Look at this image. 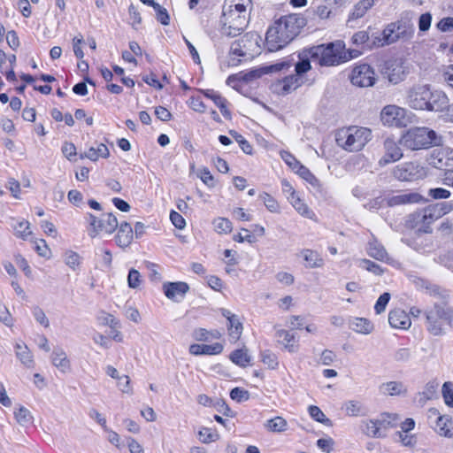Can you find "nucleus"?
Segmentation results:
<instances>
[{"instance_id":"nucleus-1","label":"nucleus","mask_w":453,"mask_h":453,"mask_svg":"<svg viewBox=\"0 0 453 453\" xmlns=\"http://www.w3.org/2000/svg\"><path fill=\"white\" fill-rule=\"evenodd\" d=\"M306 20L300 14L281 17L266 32L265 44L269 51H277L296 37Z\"/></svg>"},{"instance_id":"nucleus-2","label":"nucleus","mask_w":453,"mask_h":453,"mask_svg":"<svg viewBox=\"0 0 453 453\" xmlns=\"http://www.w3.org/2000/svg\"><path fill=\"white\" fill-rule=\"evenodd\" d=\"M313 60H317L320 65L333 66L357 58L360 51L357 50L345 49L343 41L338 40L327 44H320L312 47L309 50Z\"/></svg>"},{"instance_id":"nucleus-3","label":"nucleus","mask_w":453,"mask_h":453,"mask_svg":"<svg viewBox=\"0 0 453 453\" xmlns=\"http://www.w3.org/2000/svg\"><path fill=\"white\" fill-rule=\"evenodd\" d=\"M249 24V13L244 4H225L220 19V33L227 37H235L245 30Z\"/></svg>"},{"instance_id":"nucleus-4","label":"nucleus","mask_w":453,"mask_h":453,"mask_svg":"<svg viewBox=\"0 0 453 453\" xmlns=\"http://www.w3.org/2000/svg\"><path fill=\"white\" fill-rule=\"evenodd\" d=\"M399 143L407 150H419L442 143L441 136L426 127H416L408 129L401 137Z\"/></svg>"},{"instance_id":"nucleus-5","label":"nucleus","mask_w":453,"mask_h":453,"mask_svg":"<svg viewBox=\"0 0 453 453\" xmlns=\"http://www.w3.org/2000/svg\"><path fill=\"white\" fill-rule=\"evenodd\" d=\"M371 137L372 132L369 128L351 126L339 129L335 134V141L344 150L354 152L361 150Z\"/></svg>"},{"instance_id":"nucleus-6","label":"nucleus","mask_w":453,"mask_h":453,"mask_svg":"<svg viewBox=\"0 0 453 453\" xmlns=\"http://www.w3.org/2000/svg\"><path fill=\"white\" fill-rule=\"evenodd\" d=\"M426 328L434 336L445 334L447 326H451L453 310L444 305L435 304L426 312Z\"/></svg>"},{"instance_id":"nucleus-7","label":"nucleus","mask_w":453,"mask_h":453,"mask_svg":"<svg viewBox=\"0 0 453 453\" xmlns=\"http://www.w3.org/2000/svg\"><path fill=\"white\" fill-rule=\"evenodd\" d=\"M413 34L411 27H407L401 22L388 24L382 32L372 34V46L383 47L397 42L401 38H411Z\"/></svg>"},{"instance_id":"nucleus-8","label":"nucleus","mask_w":453,"mask_h":453,"mask_svg":"<svg viewBox=\"0 0 453 453\" xmlns=\"http://www.w3.org/2000/svg\"><path fill=\"white\" fill-rule=\"evenodd\" d=\"M89 222V235L96 237L99 234L111 235L119 226V221L112 213H103L99 219L91 213L88 214Z\"/></svg>"},{"instance_id":"nucleus-9","label":"nucleus","mask_w":453,"mask_h":453,"mask_svg":"<svg viewBox=\"0 0 453 453\" xmlns=\"http://www.w3.org/2000/svg\"><path fill=\"white\" fill-rule=\"evenodd\" d=\"M411 112L405 108L388 104L381 110L380 120L385 126L402 127L411 123Z\"/></svg>"},{"instance_id":"nucleus-10","label":"nucleus","mask_w":453,"mask_h":453,"mask_svg":"<svg viewBox=\"0 0 453 453\" xmlns=\"http://www.w3.org/2000/svg\"><path fill=\"white\" fill-rule=\"evenodd\" d=\"M430 91L429 85L415 84L406 90L405 104L413 110L426 111L429 102Z\"/></svg>"},{"instance_id":"nucleus-11","label":"nucleus","mask_w":453,"mask_h":453,"mask_svg":"<svg viewBox=\"0 0 453 453\" xmlns=\"http://www.w3.org/2000/svg\"><path fill=\"white\" fill-rule=\"evenodd\" d=\"M392 173L398 180L415 181L424 179L427 174V171L420 163L412 161L396 165Z\"/></svg>"},{"instance_id":"nucleus-12","label":"nucleus","mask_w":453,"mask_h":453,"mask_svg":"<svg viewBox=\"0 0 453 453\" xmlns=\"http://www.w3.org/2000/svg\"><path fill=\"white\" fill-rule=\"evenodd\" d=\"M409 73L405 60L401 58L389 59L385 63L384 73L393 84L403 81Z\"/></svg>"},{"instance_id":"nucleus-13","label":"nucleus","mask_w":453,"mask_h":453,"mask_svg":"<svg viewBox=\"0 0 453 453\" xmlns=\"http://www.w3.org/2000/svg\"><path fill=\"white\" fill-rule=\"evenodd\" d=\"M351 83L355 86L365 88L375 83V73L367 64H362L354 67L350 76Z\"/></svg>"},{"instance_id":"nucleus-14","label":"nucleus","mask_w":453,"mask_h":453,"mask_svg":"<svg viewBox=\"0 0 453 453\" xmlns=\"http://www.w3.org/2000/svg\"><path fill=\"white\" fill-rule=\"evenodd\" d=\"M450 211V207L444 203H437L435 205H430L416 213L415 219L418 222H421L424 225L429 226L434 220L441 218Z\"/></svg>"},{"instance_id":"nucleus-15","label":"nucleus","mask_w":453,"mask_h":453,"mask_svg":"<svg viewBox=\"0 0 453 453\" xmlns=\"http://www.w3.org/2000/svg\"><path fill=\"white\" fill-rule=\"evenodd\" d=\"M385 153L379 160L380 166H385L388 164L400 160L403 154L398 143L391 138H387L384 142Z\"/></svg>"},{"instance_id":"nucleus-16","label":"nucleus","mask_w":453,"mask_h":453,"mask_svg":"<svg viewBox=\"0 0 453 453\" xmlns=\"http://www.w3.org/2000/svg\"><path fill=\"white\" fill-rule=\"evenodd\" d=\"M452 150L449 149L439 148L434 150L429 157V164L437 169H443L453 166Z\"/></svg>"},{"instance_id":"nucleus-17","label":"nucleus","mask_w":453,"mask_h":453,"mask_svg":"<svg viewBox=\"0 0 453 453\" xmlns=\"http://www.w3.org/2000/svg\"><path fill=\"white\" fill-rule=\"evenodd\" d=\"M390 207L418 203L422 201V196L417 192H398L385 199Z\"/></svg>"},{"instance_id":"nucleus-18","label":"nucleus","mask_w":453,"mask_h":453,"mask_svg":"<svg viewBox=\"0 0 453 453\" xmlns=\"http://www.w3.org/2000/svg\"><path fill=\"white\" fill-rule=\"evenodd\" d=\"M449 100L448 98V96L443 91H430L429 102L427 104V108L426 111L436 112L444 111L445 115L447 113V108L450 105L449 104Z\"/></svg>"},{"instance_id":"nucleus-19","label":"nucleus","mask_w":453,"mask_h":453,"mask_svg":"<svg viewBox=\"0 0 453 453\" xmlns=\"http://www.w3.org/2000/svg\"><path fill=\"white\" fill-rule=\"evenodd\" d=\"M303 84V78L298 74L286 76L273 84L274 91L280 95H287L296 90Z\"/></svg>"},{"instance_id":"nucleus-20","label":"nucleus","mask_w":453,"mask_h":453,"mask_svg":"<svg viewBox=\"0 0 453 453\" xmlns=\"http://www.w3.org/2000/svg\"><path fill=\"white\" fill-rule=\"evenodd\" d=\"M163 290L168 299L176 302L185 296L189 290V286L183 281L165 282L163 285Z\"/></svg>"},{"instance_id":"nucleus-21","label":"nucleus","mask_w":453,"mask_h":453,"mask_svg":"<svg viewBox=\"0 0 453 453\" xmlns=\"http://www.w3.org/2000/svg\"><path fill=\"white\" fill-rule=\"evenodd\" d=\"M221 313L222 316L227 319V328L230 340L236 342L242 334V323L236 315L233 314L228 310L223 309Z\"/></svg>"},{"instance_id":"nucleus-22","label":"nucleus","mask_w":453,"mask_h":453,"mask_svg":"<svg viewBox=\"0 0 453 453\" xmlns=\"http://www.w3.org/2000/svg\"><path fill=\"white\" fill-rule=\"evenodd\" d=\"M380 392L385 395L405 396L408 393L407 386L397 380L388 381L380 386Z\"/></svg>"},{"instance_id":"nucleus-23","label":"nucleus","mask_w":453,"mask_h":453,"mask_svg":"<svg viewBox=\"0 0 453 453\" xmlns=\"http://www.w3.org/2000/svg\"><path fill=\"white\" fill-rule=\"evenodd\" d=\"M119 230L115 236L116 243L120 248L128 247L134 237V231L131 225L126 221L119 224Z\"/></svg>"},{"instance_id":"nucleus-24","label":"nucleus","mask_w":453,"mask_h":453,"mask_svg":"<svg viewBox=\"0 0 453 453\" xmlns=\"http://www.w3.org/2000/svg\"><path fill=\"white\" fill-rule=\"evenodd\" d=\"M388 323L392 327L398 329H407L411 324L409 315L400 309L394 310L389 312Z\"/></svg>"},{"instance_id":"nucleus-25","label":"nucleus","mask_w":453,"mask_h":453,"mask_svg":"<svg viewBox=\"0 0 453 453\" xmlns=\"http://www.w3.org/2000/svg\"><path fill=\"white\" fill-rule=\"evenodd\" d=\"M378 426L381 434H383V438L387 436V432L388 429L395 427L398 426L400 418L397 414L395 413H382L376 418Z\"/></svg>"},{"instance_id":"nucleus-26","label":"nucleus","mask_w":453,"mask_h":453,"mask_svg":"<svg viewBox=\"0 0 453 453\" xmlns=\"http://www.w3.org/2000/svg\"><path fill=\"white\" fill-rule=\"evenodd\" d=\"M14 349L16 357L21 362V364H23L27 368L34 367L35 361L33 354L24 342H17L15 343Z\"/></svg>"},{"instance_id":"nucleus-27","label":"nucleus","mask_w":453,"mask_h":453,"mask_svg":"<svg viewBox=\"0 0 453 453\" xmlns=\"http://www.w3.org/2000/svg\"><path fill=\"white\" fill-rule=\"evenodd\" d=\"M14 234L22 240H28L29 236L32 235L30 230V223L27 220L17 219H11L9 222Z\"/></svg>"},{"instance_id":"nucleus-28","label":"nucleus","mask_w":453,"mask_h":453,"mask_svg":"<svg viewBox=\"0 0 453 453\" xmlns=\"http://www.w3.org/2000/svg\"><path fill=\"white\" fill-rule=\"evenodd\" d=\"M300 255L305 261L307 268H319L324 265V260L316 250L310 249H303L301 250Z\"/></svg>"},{"instance_id":"nucleus-29","label":"nucleus","mask_w":453,"mask_h":453,"mask_svg":"<svg viewBox=\"0 0 453 453\" xmlns=\"http://www.w3.org/2000/svg\"><path fill=\"white\" fill-rule=\"evenodd\" d=\"M52 364L62 372L70 371V361L66 353L61 348L54 349L51 356Z\"/></svg>"},{"instance_id":"nucleus-30","label":"nucleus","mask_w":453,"mask_h":453,"mask_svg":"<svg viewBox=\"0 0 453 453\" xmlns=\"http://www.w3.org/2000/svg\"><path fill=\"white\" fill-rule=\"evenodd\" d=\"M349 328L358 334H369L373 330V324L365 318H353L349 320Z\"/></svg>"},{"instance_id":"nucleus-31","label":"nucleus","mask_w":453,"mask_h":453,"mask_svg":"<svg viewBox=\"0 0 453 453\" xmlns=\"http://www.w3.org/2000/svg\"><path fill=\"white\" fill-rule=\"evenodd\" d=\"M13 416L16 422L21 426H27L33 423V415L30 411L21 404H16Z\"/></svg>"},{"instance_id":"nucleus-32","label":"nucleus","mask_w":453,"mask_h":453,"mask_svg":"<svg viewBox=\"0 0 453 453\" xmlns=\"http://www.w3.org/2000/svg\"><path fill=\"white\" fill-rule=\"evenodd\" d=\"M276 335L278 338L283 339L280 342L283 344L284 349L289 353H296L298 351L299 345L296 341L294 334H290L287 330L281 329L277 331Z\"/></svg>"},{"instance_id":"nucleus-33","label":"nucleus","mask_w":453,"mask_h":453,"mask_svg":"<svg viewBox=\"0 0 453 453\" xmlns=\"http://www.w3.org/2000/svg\"><path fill=\"white\" fill-rule=\"evenodd\" d=\"M436 429L441 436L453 438V421L451 418L441 416L436 422Z\"/></svg>"},{"instance_id":"nucleus-34","label":"nucleus","mask_w":453,"mask_h":453,"mask_svg":"<svg viewBox=\"0 0 453 453\" xmlns=\"http://www.w3.org/2000/svg\"><path fill=\"white\" fill-rule=\"evenodd\" d=\"M287 199L300 215L308 219H312L314 212L309 209L308 205L299 197L298 195L296 196H287Z\"/></svg>"},{"instance_id":"nucleus-35","label":"nucleus","mask_w":453,"mask_h":453,"mask_svg":"<svg viewBox=\"0 0 453 453\" xmlns=\"http://www.w3.org/2000/svg\"><path fill=\"white\" fill-rule=\"evenodd\" d=\"M109 150L104 143H100L96 148L90 147L84 154H81V157H86L92 161H96L99 157H108Z\"/></svg>"},{"instance_id":"nucleus-36","label":"nucleus","mask_w":453,"mask_h":453,"mask_svg":"<svg viewBox=\"0 0 453 453\" xmlns=\"http://www.w3.org/2000/svg\"><path fill=\"white\" fill-rule=\"evenodd\" d=\"M265 428L272 433H281L285 432L288 428V422L287 420L280 417L277 416L273 418L268 419L264 424Z\"/></svg>"},{"instance_id":"nucleus-37","label":"nucleus","mask_w":453,"mask_h":453,"mask_svg":"<svg viewBox=\"0 0 453 453\" xmlns=\"http://www.w3.org/2000/svg\"><path fill=\"white\" fill-rule=\"evenodd\" d=\"M105 372H106V374L108 376L111 377L112 379H116L118 380H125V385H124L123 388H121V383H118V386H119V389L123 393H127V394L132 393V388H131V386H130V379H129V377L127 375L119 376L118 370L115 367L111 366V365H108L106 367Z\"/></svg>"},{"instance_id":"nucleus-38","label":"nucleus","mask_w":453,"mask_h":453,"mask_svg":"<svg viewBox=\"0 0 453 453\" xmlns=\"http://www.w3.org/2000/svg\"><path fill=\"white\" fill-rule=\"evenodd\" d=\"M230 360L240 367H246L250 363L251 357L248 349L243 348L233 351L230 355Z\"/></svg>"},{"instance_id":"nucleus-39","label":"nucleus","mask_w":453,"mask_h":453,"mask_svg":"<svg viewBox=\"0 0 453 453\" xmlns=\"http://www.w3.org/2000/svg\"><path fill=\"white\" fill-rule=\"evenodd\" d=\"M367 253L370 257L384 261L388 258V253L385 248L377 241L370 242L367 248Z\"/></svg>"},{"instance_id":"nucleus-40","label":"nucleus","mask_w":453,"mask_h":453,"mask_svg":"<svg viewBox=\"0 0 453 453\" xmlns=\"http://www.w3.org/2000/svg\"><path fill=\"white\" fill-rule=\"evenodd\" d=\"M374 4V0H361L359 1L353 9V12L349 15V19H357L364 17L367 11L371 9Z\"/></svg>"},{"instance_id":"nucleus-41","label":"nucleus","mask_w":453,"mask_h":453,"mask_svg":"<svg viewBox=\"0 0 453 453\" xmlns=\"http://www.w3.org/2000/svg\"><path fill=\"white\" fill-rule=\"evenodd\" d=\"M257 39V35L253 33H248L240 39L242 45L245 50L246 56L250 55L251 52H253L255 49L258 46Z\"/></svg>"},{"instance_id":"nucleus-42","label":"nucleus","mask_w":453,"mask_h":453,"mask_svg":"<svg viewBox=\"0 0 453 453\" xmlns=\"http://www.w3.org/2000/svg\"><path fill=\"white\" fill-rule=\"evenodd\" d=\"M343 409L348 416L357 417L362 414L363 406L358 401L349 400L344 403Z\"/></svg>"},{"instance_id":"nucleus-43","label":"nucleus","mask_w":453,"mask_h":453,"mask_svg":"<svg viewBox=\"0 0 453 453\" xmlns=\"http://www.w3.org/2000/svg\"><path fill=\"white\" fill-rule=\"evenodd\" d=\"M64 261L67 266L75 271L81 265V257L73 250H67L64 255Z\"/></svg>"},{"instance_id":"nucleus-44","label":"nucleus","mask_w":453,"mask_h":453,"mask_svg":"<svg viewBox=\"0 0 453 453\" xmlns=\"http://www.w3.org/2000/svg\"><path fill=\"white\" fill-rule=\"evenodd\" d=\"M259 197L269 211L273 213L280 212V204L271 195L264 192L259 195Z\"/></svg>"},{"instance_id":"nucleus-45","label":"nucleus","mask_w":453,"mask_h":453,"mask_svg":"<svg viewBox=\"0 0 453 453\" xmlns=\"http://www.w3.org/2000/svg\"><path fill=\"white\" fill-rule=\"evenodd\" d=\"M364 431L368 436L373 438H383V434H381L380 431L376 418L366 421Z\"/></svg>"},{"instance_id":"nucleus-46","label":"nucleus","mask_w":453,"mask_h":453,"mask_svg":"<svg viewBox=\"0 0 453 453\" xmlns=\"http://www.w3.org/2000/svg\"><path fill=\"white\" fill-rule=\"evenodd\" d=\"M261 360L270 369L277 368L279 362L277 356L271 350H264L261 352Z\"/></svg>"},{"instance_id":"nucleus-47","label":"nucleus","mask_w":453,"mask_h":453,"mask_svg":"<svg viewBox=\"0 0 453 453\" xmlns=\"http://www.w3.org/2000/svg\"><path fill=\"white\" fill-rule=\"evenodd\" d=\"M309 414L314 420H316L321 424H324V425L331 424L330 419L326 418V415L323 413V411L318 406L311 405L309 407Z\"/></svg>"},{"instance_id":"nucleus-48","label":"nucleus","mask_w":453,"mask_h":453,"mask_svg":"<svg viewBox=\"0 0 453 453\" xmlns=\"http://www.w3.org/2000/svg\"><path fill=\"white\" fill-rule=\"evenodd\" d=\"M153 9L156 12L157 19L164 26L169 25L170 17L167 10L157 3L153 4Z\"/></svg>"},{"instance_id":"nucleus-49","label":"nucleus","mask_w":453,"mask_h":453,"mask_svg":"<svg viewBox=\"0 0 453 453\" xmlns=\"http://www.w3.org/2000/svg\"><path fill=\"white\" fill-rule=\"evenodd\" d=\"M198 436H199V440L203 443H210V442L217 441L219 438V434L208 427H203L198 432Z\"/></svg>"},{"instance_id":"nucleus-50","label":"nucleus","mask_w":453,"mask_h":453,"mask_svg":"<svg viewBox=\"0 0 453 453\" xmlns=\"http://www.w3.org/2000/svg\"><path fill=\"white\" fill-rule=\"evenodd\" d=\"M213 224L219 234H226L232 230V223L226 218H219L214 220Z\"/></svg>"},{"instance_id":"nucleus-51","label":"nucleus","mask_w":453,"mask_h":453,"mask_svg":"<svg viewBox=\"0 0 453 453\" xmlns=\"http://www.w3.org/2000/svg\"><path fill=\"white\" fill-rule=\"evenodd\" d=\"M33 316L37 323L45 328L50 326V321L43 310L39 306H35L32 310Z\"/></svg>"},{"instance_id":"nucleus-52","label":"nucleus","mask_w":453,"mask_h":453,"mask_svg":"<svg viewBox=\"0 0 453 453\" xmlns=\"http://www.w3.org/2000/svg\"><path fill=\"white\" fill-rule=\"evenodd\" d=\"M142 283V276L140 273L132 268L129 270L128 275H127V285L130 288H138L141 286Z\"/></svg>"},{"instance_id":"nucleus-53","label":"nucleus","mask_w":453,"mask_h":453,"mask_svg":"<svg viewBox=\"0 0 453 453\" xmlns=\"http://www.w3.org/2000/svg\"><path fill=\"white\" fill-rule=\"evenodd\" d=\"M438 386L439 384L437 382L429 381L425 385L424 389L420 395L425 400H431L435 396Z\"/></svg>"},{"instance_id":"nucleus-54","label":"nucleus","mask_w":453,"mask_h":453,"mask_svg":"<svg viewBox=\"0 0 453 453\" xmlns=\"http://www.w3.org/2000/svg\"><path fill=\"white\" fill-rule=\"evenodd\" d=\"M442 395L445 403L453 407V384L451 382L448 381L442 385Z\"/></svg>"},{"instance_id":"nucleus-55","label":"nucleus","mask_w":453,"mask_h":453,"mask_svg":"<svg viewBox=\"0 0 453 453\" xmlns=\"http://www.w3.org/2000/svg\"><path fill=\"white\" fill-rule=\"evenodd\" d=\"M295 172L303 179H304L312 185L318 182L316 177L311 173V171L307 167H305L302 164L297 167V169Z\"/></svg>"},{"instance_id":"nucleus-56","label":"nucleus","mask_w":453,"mask_h":453,"mask_svg":"<svg viewBox=\"0 0 453 453\" xmlns=\"http://www.w3.org/2000/svg\"><path fill=\"white\" fill-rule=\"evenodd\" d=\"M5 188L11 192L12 196L14 198H16V199L20 198L19 194H20L21 189H20V184L18 180H16L13 178H10L5 184Z\"/></svg>"},{"instance_id":"nucleus-57","label":"nucleus","mask_w":453,"mask_h":453,"mask_svg":"<svg viewBox=\"0 0 453 453\" xmlns=\"http://www.w3.org/2000/svg\"><path fill=\"white\" fill-rule=\"evenodd\" d=\"M313 13L320 19H327L330 18L332 11L327 5L320 4L313 9Z\"/></svg>"},{"instance_id":"nucleus-58","label":"nucleus","mask_w":453,"mask_h":453,"mask_svg":"<svg viewBox=\"0 0 453 453\" xmlns=\"http://www.w3.org/2000/svg\"><path fill=\"white\" fill-rule=\"evenodd\" d=\"M198 177L209 188H213L215 186L214 177L208 168L204 167L201 169L198 173Z\"/></svg>"},{"instance_id":"nucleus-59","label":"nucleus","mask_w":453,"mask_h":453,"mask_svg":"<svg viewBox=\"0 0 453 453\" xmlns=\"http://www.w3.org/2000/svg\"><path fill=\"white\" fill-rule=\"evenodd\" d=\"M428 196L435 200L447 199L450 196V192L442 188H435L429 189Z\"/></svg>"},{"instance_id":"nucleus-60","label":"nucleus","mask_w":453,"mask_h":453,"mask_svg":"<svg viewBox=\"0 0 453 453\" xmlns=\"http://www.w3.org/2000/svg\"><path fill=\"white\" fill-rule=\"evenodd\" d=\"M230 397L231 399L240 403L248 400L250 394L247 390L242 389L240 388H234L230 392Z\"/></svg>"},{"instance_id":"nucleus-61","label":"nucleus","mask_w":453,"mask_h":453,"mask_svg":"<svg viewBox=\"0 0 453 453\" xmlns=\"http://www.w3.org/2000/svg\"><path fill=\"white\" fill-rule=\"evenodd\" d=\"M390 299L389 293H383L377 300L374 309L376 313L380 314L386 309L387 304L388 303Z\"/></svg>"},{"instance_id":"nucleus-62","label":"nucleus","mask_w":453,"mask_h":453,"mask_svg":"<svg viewBox=\"0 0 453 453\" xmlns=\"http://www.w3.org/2000/svg\"><path fill=\"white\" fill-rule=\"evenodd\" d=\"M223 351V345L216 342L211 345L203 344V355H219Z\"/></svg>"},{"instance_id":"nucleus-63","label":"nucleus","mask_w":453,"mask_h":453,"mask_svg":"<svg viewBox=\"0 0 453 453\" xmlns=\"http://www.w3.org/2000/svg\"><path fill=\"white\" fill-rule=\"evenodd\" d=\"M170 219L173 226L178 229H183L186 226V220L177 211H172L170 213Z\"/></svg>"},{"instance_id":"nucleus-64","label":"nucleus","mask_w":453,"mask_h":453,"mask_svg":"<svg viewBox=\"0 0 453 453\" xmlns=\"http://www.w3.org/2000/svg\"><path fill=\"white\" fill-rule=\"evenodd\" d=\"M437 28L441 32L453 31V18L447 17L441 19L436 25Z\"/></svg>"}]
</instances>
